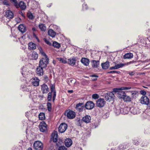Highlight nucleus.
I'll use <instances>...</instances> for the list:
<instances>
[{"label":"nucleus","mask_w":150,"mask_h":150,"mask_svg":"<svg viewBox=\"0 0 150 150\" xmlns=\"http://www.w3.org/2000/svg\"><path fill=\"white\" fill-rule=\"evenodd\" d=\"M49 63V59L47 57L42 58L39 62V66L43 68H45Z\"/></svg>","instance_id":"obj_1"},{"label":"nucleus","mask_w":150,"mask_h":150,"mask_svg":"<svg viewBox=\"0 0 150 150\" xmlns=\"http://www.w3.org/2000/svg\"><path fill=\"white\" fill-rule=\"evenodd\" d=\"M33 147L36 150H41L43 149V145L40 141H36L34 143Z\"/></svg>","instance_id":"obj_2"},{"label":"nucleus","mask_w":150,"mask_h":150,"mask_svg":"<svg viewBox=\"0 0 150 150\" xmlns=\"http://www.w3.org/2000/svg\"><path fill=\"white\" fill-rule=\"evenodd\" d=\"M119 97L120 98L123 99L125 101H131V98L129 96H127L125 93L122 92L119 95Z\"/></svg>","instance_id":"obj_3"},{"label":"nucleus","mask_w":150,"mask_h":150,"mask_svg":"<svg viewBox=\"0 0 150 150\" xmlns=\"http://www.w3.org/2000/svg\"><path fill=\"white\" fill-rule=\"evenodd\" d=\"M39 128L41 132H44L47 129V125L45 122L42 121L40 123Z\"/></svg>","instance_id":"obj_4"},{"label":"nucleus","mask_w":150,"mask_h":150,"mask_svg":"<svg viewBox=\"0 0 150 150\" xmlns=\"http://www.w3.org/2000/svg\"><path fill=\"white\" fill-rule=\"evenodd\" d=\"M141 103L148 105L149 103V99L146 96H143L140 99Z\"/></svg>","instance_id":"obj_5"},{"label":"nucleus","mask_w":150,"mask_h":150,"mask_svg":"<svg viewBox=\"0 0 150 150\" xmlns=\"http://www.w3.org/2000/svg\"><path fill=\"white\" fill-rule=\"evenodd\" d=\"M114 97V95L112 92L108 93H106L105 98L106 101H110L113 100Z\"/></svg>","instance_id":"obj_6"},{"label":"nucleus","mask_w":150,"mask_h":150,"mask_svg":"<svg viewBox=\"0 0 150 150\" xmlns=\"http://www.w3.org/2000/svg\"><path fill=\"white\" fill-rule=\"evenodd\" d=\"M21 88L22 91H24L30 92L31 95V92H30L32 89V86L28 85V84L25 85H22L21 86Z\"/></svg>","instance_id":"obj_7"},{"label":"nucleus","mask_w":150,"mask_h":150,"mask_svg":"<svg viewBox=\"0 0 150 150\" xmlns=\"http://www.w3.org/2000/svg\"><path fill=\"white\" fill-rule=\"evenodd\" d=\"M67 127V125L65 123H62L59 126V132L63 133L64 132Z\"/></svg>","instance_id":"obj_8"},{"label":"nucleus","mask_w":150,"mask_h":150,"mask_svg":"<svg viewBox=\"0 0 150 150\" xmlns=\"http://www.w3.org/2000/svg\"><path fill=\"white\" fill-rule=\"evenodd\" d=\"M105 102L104 99L100 98L96 102V105L99 107H103L105 104Z\"/></svg>","instance_id":"obj_9"},{"label":"nucleus","mask_w":150,"mask_h":150,"mask_svg":"<svg viewBox=\"0 0 150 150\" xmlns=\"http://www.w3.org/2000/svg\"><path fill=\"white\" fill-rule=\"evenodd\" d=\"M21 73L23 76L27 77L30 74V72L26 67H23L22 69Z\"/></svg>","instance_id":"obj_10"},{"label":"nucleus","mask_w":150,"mask_h":150,"mask_svg":"<svg viewBox=\"0 0 150 150\" xmlns=\"http://www.w3.org/2000/svg\"><path fill=\"white\" fill-rule=\"evenodd\" d=\"M94 104L91 101H88L87 102L85 105V108L88 110L92 109L94 108Z\"/></svg>","instance_id":"obj_11"},{"label":"nucleus","mask_w":150,"mask_h":150,"mask_svg":"<svg viewBox=\"0 0 150 150\" xmlns=\"http://www.w3.org/2000/svg\"><path fill=\"white\" fill-rule=\"evenodd\" d=\"M43 68L39 66L37 67L36 72L37 74L39 76H41L43 75Z\"/></svg>","instance_id":"obj_12"},{"label":"nucleus","mask_w":150,"mask_h":150,"mask_svg":"<svg viewBox=\"0 0 150 150\" xmlns=\"http://www.w3.org/2000/svg\"><path fill=\"white\" fill-rule=\"evenodd\" d=\"M5 16L7 18L11 19L13 17V13L12 11L7 10L5 12Z\"/></svg>","instance_id":"obj_13"},{"label":"nucleus","mask_w":150,"mask_h":150,"mask_svg":"<svg viewBox=\"0 0 150 150\" xmlns=\"http://www.w3.org/2000/svg\"><path fill=\"white\" fill-rule=\"evenodd\" d=\"M32 84L34 86H38L39 85V79L37 77H35L31 79Z\"/></svg>","instance_id":"obj_14"},{"label":"nucleus","mask_w":150,"mask_h":150,"mask_svg":"<svg viewBox=\"0 0 150 150\" xmlns=\"http://www.w3.org/2000/svg\"><path fill=\"white\" fill-rule=\"evenodd\" d=\"M67 117L70 119H72L75 117V113L72 110H70L67 112Z\"/></svg>","instance_id":"obj_15"},{"label":"nucleus","mask_w":150,"mask_h":150,"mask_svg":"<svg viewBox=\"0 0 150 150\" xmlns=\"http://www.w3.org/2000/svg\"><path fill=\"white\" fill-rule=\"evenodd\" d=\"M84 105L83 103H79L76 104V107L77 110L79 112L82 111L83 108L84 107Z\"/></svg>","instance_id":"obj_16"},{"label":"nucleus","mask_w":150,"mask_h":150,"mask_svg":"<svg viewBox=\"0 0 150 150\" xmlns=\"http://www.w3.org/2000/svg\"><path fill=\"white\" fill-rule=\"evenodd\" d=\"M72 144V141L70 138H68L66 139L64 141V144L67 147H70Z\"/></svg>","instance_id":"obj_17"},{"label":"nucleus","mask_w":150,"mask_h":150,"mask_svg":"<svg viewBox=\"0 0 150 150\" xmlns=\"http://www.w3.org/2000/svg\"><path fill=\"white\" fill-rule=\"evenodd\" d=\"M41 89L43 93H47L49 91L48 86L45 84L41 86Z\"/></svg>","instance_id":"obj_18"},{"label":"nucleus","mask_w":150,"mask_h":150,"mask_svg":"<svg viewBox=\"0 0 150 150\" xmlns=\"http://www.w3.org/2000/svg\"><path fill=\"white\" fill-rule=\"evenodd\" d=\"M18 29L22 33L25 32L26 30V27L25 25L23 24L20 25L18 27Z\"/></svg>","instance_id":"obj_19"},{"label":"nucleus","mask_w":150,"mask_h":150,"mask_svg":"<svg viewBox=\"0 0 150 150\" xmlns=\"http://www.w3.org/2000/svg\"><path fill=\"white\" fill-rule=\"evenodd\" d=\"M91 118V117L90 116L86 115L83 117L82 120L85 123H88L90 122Z\"/></svg>","instance_id":"obj_20"},{"label":"nucleus","mask_w":150,"mask_h":150,"mask_svg":"<svg viewBox=\"0 0 150 150\" xmlns=\"http://www.w3.org/2000/svg\"><path fill=\"white\" fill-rule=\"evenodd\" d=\"M18 8L20 7L22 10H24L26 8V5L25 3L23 1H21L18 4Z\"/></svg>","instance_id":"obj_21"},{"label":"nucleus","mask_w":150,"mask_h":150,"mask_svg":"<svg viewBox=\"0 0 150 150\" xmlns=\"http://www.w3.org/2000/svg\"><path fill=\"white\" fill-rule=\"evenodd\" d=\"M92 66L93 68H98L99 66V61L92 60L91 61Z\"/></svg>","instance_id":"obj_22"},{"label":"nucleus","mask_w":150,"mask_h":150,"mask_svg":"<svg viewBox=\"0 0 150 150\" xmlns=\"http://www.w3.org/2000/svg\"><path fill=\"white\" fill-rule=\"evenodd\" d=\"M81 62L84 65L87 66L89 64V61L88 59L85 58H83L81 59Z\"/></svg>","instance_id":"obj_23"},{"label":"nucleus","mask_w":150,"mask_h":150,"mask_svg":"<svg viewBox=\"0 0 150 150\" xmlns=\"http://www.w3.org/2000/svg\"><path fill=\"white\" fill-rule=\"evenodd\" d=\"M101 66L103 69H107L109 67L110 63L109 62L106 61L104 63H102Z\"/></svg>","instance_id":"obj_24"},{"label":"nucleus","mask_w":150,"mask_h":150,"mask_svg":"<svg viewBox=\"0 0 150 150\" xmlns=\"http://www.w3.org/2000/svg\"><path fill=\"white\" fill-rule=\"evenodd\" d=\"M48 34L49 36L52 38L54 37L56 34V33L52 29H50L48 30Z\"/></svg>","instance_id":"obj_25"},{"label":"nucleus","mask_w":150,"mask_h":150,"mask_svg":"<svg viewBox=\"0 0 150 150\" xmlns=\"http://www.w3.org/2000/svg\"><path fill=\"white\" fill-rule=\"evenodd\" d=\"M53 141L54 142H56L57 141L58 134L57 132H54L52 134Z\"/></svg>","instance_id":"obj_26"},{"label":"nucleus","mask_w":150,"mask_h":150,"mask_svg":"<svg viewBox=\"0 0 150 150\" xmlns=\"http://www.w3.org/2000/svg\"><path fill=\"white\" fill-rule=\"evenodd\" d=\"M68 63L71 66H74L76 62V61L75 58H70L68 59Z\"/></svg>","instance_id":"obj_27"},{"label":"nucleus","mask_w":150,"mask_h":150,"mask_svg":"<svg viewBox=\"0 0 150 150\" xmlns=\"http://www.w3.org/2000/svg\"><path fill=\"white\" fill-rule=\"evenodd\" d=\"M36 46L35 44L32 42H30L28 44V48L31 50L35 49Z\"/></svg>","instance_id":"obj_28"},{"label":"nucleus","mask_w":150,"mask_h":150,"mask_svg":"<svg viewBox=\"0 0 150 150\" xmlns=\"http://www.w3.org/2000/svg\"><path fill=\"white\" fill-rule=\"evenodd\" d=\"M56 59L61 63L64 64H65L67 62V59L66 58L57 57Z\"/></svg>","instance_id":"obj_29"},{"label":"nucleus","mask_w":150,"mask_h":150,"mask_svg":"<svg viewBox=\"0 0 150 150\" xmlns=\"http://www.w3.org/2000/svg\"><path fill=\"white\" fill-rule=\"evenodd\" d=\"M133 55L132 53H127L124 56L123 58L125 59H130L133 57Z\"/></svg>","instance_id":"obj_30"},{"label":"nucleus","mask_w":150,"mask_h":150,"mask_svg":"<svg viewBox=\"0 0 150 150\" xmlns=\"http://www.w3.org/2000/svg\"><path fill=\"white\" fill-rule=\"evenodd\" d=\"M38 57V54L35 52H33L31 55V59L33 60L37 59Z\"/></svg>","instance_id":"obj_31"},{"label":"nucleus","mask_w":150,"mask_h":150,"mask_svg":"<svg viewBox=\"0 0 150 150\" xmlns=\"http://www.w3.org/2000/svg\"><path fill=\"white\" fill-rule=\"evenodd\" d=\"M128 110H127V109L126 108H121L120 110V111L121 113L125 115L126 114H128Z\"/></svg>","instance_id":"obj_32"},{"label":"nucleus","mask_w":150,"mask_h":150,"mask_svg":"<svg viewBox=\"0 0 150 150\" xmlns=\"http://www.w3.org/2000/svg\"><path fill=\"white\" fill-rule=\"evenodd\" d=\"M39 27L42 31H45L46 30V28L44 24H40L39 25Z\"/></svg>","instance_id":"obj_33"},{"label":"nucleus","mask_w":150,"mask_h":150,"mask_svg":"<svg viewBox=\"0 0 150 150\" xmlns=\"http://www.w3.org/2000/svg\"><path fill=\"white\" fill-rule=\"evenodd\" d=\"M52 45L54 47L58 49L61 46L60 44L56 41H54Z\"/></svg>","instance_id":"obj_34"},{"label":"nucleus","mask_w":150,"mask_h":150,"mask_svg":"<svg viewBox=\"0 0 150 150\" xmlns=\"http://www.w3.org/2000/svg\"><path fill=\"white\" fill-rule=\"evenodd\" d=\"M39 119L40 120H43L45 118V114L43 112H41L39 115Z\"/></svg>","instance_id":"obj_35"},{"label":"nucleus","mask_w":150,"mask_h":150,"mask_svg":"<svg viewBox=\"0 0 150 150\" xmlns=\"http://www.w3.org/2000/svg\"><path fill=\"white\" fill-rule=\"evenodd\" d=\"M115 65L116 66L117 69H118L125 66V64H124L120 63L119 64H115Z\"/></svg>","instance_id":"obj_36"},{"label":"nucleus","mask_w":150,"mask_h":150,"mask_svg":"<svg viewBox=\"0 0 150 150\" xmlns=\"http://www.w3.org/2000/svg\"><path fill=\"white\" fill-rule=\"evenodd\" d=\"M11 2L17 8H18V3L16 0H10Z\"/></svg>","instance_id":"obj_37"},{"label":"nucleus","mask_w":150,"mask_h":150,"mask_svg":"<svg viewBox=\"0 0 150 150\" xmlns=\"http://www.w3.org/2000/svg\"><path fill=\"white\" fill-rule=\"evenodd\" d=\"M47 108L48 109V110L49 111H51L52 110V105L51 103L49 102H48L47 103Z\"/></svg>","instance_id":"obj_38"},{"label":"nucleus","mask_w":150,"mask_h":150,"mask_svg":"<svg viewBox=\"0 0 150 150\" xmlns=\"http://www.w3.org/2000/svg\"><path fill=\"white\" fill-rule=\"evenodd\" d=\"M52 93L51 92H50L47 94V100L49 101L51 100Z\"/></svg>","instance_id":"obj_39"},{"label":"nucleus","mask_w":150,"mask_h":150,"mask_svg":"<svg viewBox=\"0 0 150 150\" xmlns=\"http://www.w3.org/2000/svg\"><path fill=\"white\" fill-rule=\"evenodd\" d=\"M3 3L4 5L7 6H9L10 5V3L7 0H4Z\"/></svg>","instance_id":"obj_40"},{"label":"nucleus","mask_w":150,"mask_h":150,"mask_svg":"<svg viewBox=\"0 0 150 150\" xmlns=\"http://www.w3.org/2000/svg\"><path fill=\"white\" fill-rule=\"evenodd\" d=\"M43 40L45 42V43H46L47 45H48L50 46H51L52 45V43L50 42V41L49 40H47L45 38Z\"/></svg>","instance_id":"obj_41"},{"label":"nucleus","mask_w":150,"mask_h":150,"mask_svg":"<svg viewBox=\"0 0 150 150\" xmlns=\"http://www.w3.org/2000/svg\"><path fill=\"white\" fill-rule=\"evenodd\" d=\"M50 89L52 93L53 92H54V91H56L55 90V86L54 85H52L50 86Z\"/></svg>","instance_id":"obj_42"},{"label":"nucleus","mask_w":150,"mask_h":150,"mask_svg":"<svg viewBox=\"0 0 150 150\" xmlns=\"http://www.w3.org/2000/svg\"><path fill=\"white\" fill-rule=\"evenodd\" d=\"M92 97L94 99H97L99 98V96L97 94H95L92 95Z\"/></svg>","instance_id":"obj_43"},{"label":"nucleus","mask_w":150,"mask_h":150,"mask_svg":"<svg viewBox=\"0 0 150 150\" xmlns=\"http://www.w3.org/2000/svg\"><path fill=\"white\" fill-rule=\"evenodd\" d=\"M27 16L30 19H32L34 18L33 15L31 13H28Z\"/></svg>","instance_id":"obj_44"},{"label":"nucleus","mask_w":150,"mask_h":150,"mask_svg":"<svg viewBox=\"0 0 150 150\" xmlns=\"http://www.w3.org/2000/svg\"><path fill=\"white\" fill-rule=\"evenodd\" d=\"M59 150H67V149L64 146H62L59 147Z\"/></svg>","instance_id":"obj_45"},{"label":"nucleus","mask_w":150,"mask_h":150,"mask_svg":"<svg viewBox=\"0 0 150 150\" xmlns=\"http://www.w3.org/2000/svg\"><path fill=\"white\" fill-rule=\"evenodd\" d=\"M121 89V88H116L113 89V92H115V93L118 92V90H121L120 89Z\"/></svg>","instance_id":"obj_46"},{"label":"nucleus","mask_w":150,"mask_h":150,"mask_svg":"<svg viewBox=\"0 0 150 150\" xmlns=\"http://www.w3.org/2000/svg\"><path fill=\"white\" fill-rule=\"evenodd\" d=\"M131 87H121V89H120L121 90H129L131 89Z\"/></svg>","instance_id":"obj_47"},{"label":"nucleus","mask_w":150,"mask_h":150,"mask_svg":"<svg viewBox=\"0 0 150 150\" xmlns=\"http://www.w3.org/2000/svg\"><path fill=\"white\" fill-rule=\"evenodd\" d=\"M120 72L119 71H109L108 72V73L109 74H111V73H117L118 74H120Z\"/></svg>","instance_id":"obj_48"},{"label":"nucleus","mask_w":150,"mask_h":150,"mask_svg":"<svg viewBox=\"0 0 150 150\" xmlns=\"http://www.w3.org/2000/svg\"><path fill=\"white\" fill-rule=\"evenodd\" d=\"M53 27L54 29H56V30H57L58 31H59L60 30L59 28L56 25H53Z\"/></svg>","instance_id":"obj_49"},{"label":"nucleus","mask_w":150,"mask_h":150,"mask_svg":"<svg viewBox=\"0 0 150 150\" xmlns=\"http://www.w3.org/2000/svg\"><path fill=\"white\" fill-rule=\"evenodd\" d=\"M54 95L53 96V101H54L56 96V91H54Z\"/></svg>","instance_id":"obj_50"},{"label":"nucleus","mask_w":150,"mask_h":150,"mask_svg":"<svg viewBox=\"0 0 150 150\" xmlns=\"http://www.w3.org/2000/svg\"><path fill=\"white\" fill-rule=\"evenodd\" d=\"M83 10H86L88 9V6L86 4H84L83 5Z\"/></svg>","instance_id":"obj_51"},{"label":"nucleus","mask_w":150,"mask_h":150,"mask_svg":"<svg viewBox=\"0 0 150 150\" xmlns=\"http://www.w3.org/2000/svg\"><path fill=\"white\" fill-rule=\"evenodd\" d=\"M40 53L44 57V58H46V57H47V55L45 54V53L43 51H41V52H40Z\"/></svg>","instance_id":"obj_52"},{"label":"nucleus","mask_w":150,"mask_h":150,"mask_svg":"<svg viewBox=\"0 0 150 150\" xmlns=\"http://www.w3.org/2000/svg\"><path fill=\"white\" fill-rule=\"evenodd\" d=\"M31 114V112L30 111H29L28 112H27L26 113L25 115L27 117H28Z\"/></svg>","instance_id":"obj_53"},{"label":"nucleus","mask_w":150,"mask_h":150,"mask_svg":"<svg viewBox=\"0 0 150 150\" xmlns=\"http://www.w3.org/2000/svg\"><path fill=\"white\" fill-rule=\"evenodd\" d=\"M140 93L143 95H145L146 94V92L144 90H141L140 91Z\"/></svg>","instance_id":"obj_54"},{"label":"nucleus","mask_w":150,"mask_h":150,"mask_svg":"<svg viewBox=\"0 0 150 150\" xmlns=\"http://www.w3.org/2000/svg\"><path fill=\"white\" fill-rule=\"evenodd\" d=\"M134 62V61H131L129 62L125 63L124 64H125V65H128L129 64L133 63Z\"/></svg>","instance_id":"obj_55"},{"label":"nucleus","mask_w":150,"mask_h":150,"mask_svg":"<svg viewBox=\"0 0 150 150\" xmlns=\"http://www.w3.org/2000/svg\"><path fill=\"white\" fill-rule=\"evenodd\" d=\"M109 69L110 70H113V69H117L116 68V66L115 65L114 67H110Z\"/></svg>","instance_id":"obj_56"},{"label":"nucleus","mask_w":150,"mask_h":150,"mask_svg":"<svg viewBox=\"0 0 150 150\" xmlns=\"http://www.w3.org/2000/svg\"><path fill=\"white\" fill-rule=\"evenodd\" d=\"M133 143L134 144H135V145H138L139 144V142L137 140H134Z\"/></svg>","instance_id":"obj_57"},{"label":"nucleus","mask_w":150,"mask_h":150,"mask_svg":"<svg viewBox=\"0 0 150 150\" xmlns=\"http://www.w3.org/2000/svg\"><path fill=\"white\" fill-rule=\"evenodd\" d=\"M70 82L71 83H74L75 82V79H70L69 81V82Z\"/></svg>","instance_id":"obj_58"},{"label":"nucleus","mask_w":150,"mask_h":150,"mask_svg":"<svg viewBox=\"0 0 150 150\" xmlns=\"http://www.w3.org/2000/svg\"><path fill=\"white\" fill-rule=\"evenodd\" d=\"M129 75H130L131 76H132V75H134V72H130L129 73Z\"/></svg>","instance_id":"obj_59"},{"label":"nucleus","mask_w":150,"mask_h":150,"mask_svg":"<svg viewBox=\"0 0 150 150\" xmlns=\"http://www.w3.org/2000/svg\"><path fill=\"white\" fill-rule=\"evenodd\" d=\"M77 125H78V126H81V125L80 123V121L79 120L78 121V122H77Z\"/></svg>","instance_id":"obj_60"},{"label":"nucleus","mask_w":150,"mask_h":150,"mask_svg":"<svg viewBox=\"0 0 150 150\" xmlns=\"http://www.w3.org/2000/svg\"><path fill=\"white\" fill-rule=\"evenodd\" d=\"M32 30L33 32H34L36 30V29L34 27L32 28Z\"/></svg>","instance_id":"obj_61"},{"label":"nucleus","mask_w":150,"mask_h":150,"mask_svg":"<svg viewBox=\"0 0 150 150\" xmlns=\"http://www.w3.org/2000/svg\"><path fill=\"white\" fill-rule=\"evenodd\" d=\"M39 50L40 51V52H41V51H43V50L42 49V48L41 47H40L39 48Z\"/></svg>","instance_id":"obj_62"},{"label":"nucleus","mask_w":150,"mask_h":150,"mask_svg":"<svg viewBox=\"0 0 150 150\" xmlns=\"http://www.w3.org/2000/svg\"><path fill=\"white\" fill-rule=\"evenodd\" d=\"M92 77H98V76H96V75H92Z\"/></svg>","instance_id":"obj_63"},{"label":"nucleus","mask_w":150,"mask_h":150,"mask_svg":"<svg viewBox=\"0 0 150 150\" xmlns=\"http://www.w3.org/2000/svg\"><path fill=\"white\" fill-rule=\"evenodd\" d=\"M27 150H32V149L31 148H29Z\"/></svg>","instance_id":"obj_64"}]
</instances>
